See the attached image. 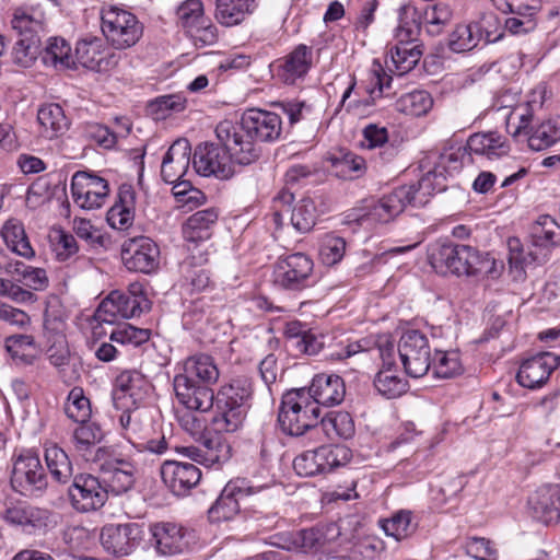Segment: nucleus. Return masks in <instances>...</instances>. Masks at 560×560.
I'll return each mask as SVG.
<instances>
[{
    "label": "nucleus",
    "instance_id": "obj_1",
    "mask_svg": "<svg viewBox=\"0 0 560 560\" xmlns=\"http://www.w3.org/2000/svg\"><path fill=\"white\" fill-rule=\"evenodd\" d=\"M173 385L178 401L187 409L205 412L214 407L211 422L215 431L233 433L243 425L253 396L248 377L233 378L215 396L210 385L190 381L187 376L176 375Z\"/></svg>",
    "mask_w": 560,
    "mask_h": 560
},
{
    "label": "nucleus",
    "instance_id": "obj_2",
    "mask_svg": "<svg viewBox=\"0 0 560 560\" xmlns=\"http://www.w3.org/2000/svg\"><path fill=\"white\" fill-rule=\"evenodd\" d=\"M236 130L233 121L223 120L215 128L218 143L205 142L197 145L192 163L198 174L229 179L234 174V164L246 166L260 158L261 148L253 141H243Z\"/></svg>",
    "mask_w": 560,
    "mask_h": 560
},
{
    "label": "nucleus",
    "instance_id": "obj_3",
    "mask_svg": "<svg viewBox=\"0 0 560 560\" xmlns=\"http://www.w3.org/2000/svg\"><path fill=\"white\" fill-rule=\"evenodd\" d=\"M442 174L436 171L427 173L418 186H400L377 200H364V205L352 209L347 215V223L364 225L370 223H388L398 217L407 206L423 207L429 196L444 190Z\"/></svg>",
    "mask_w": 560,
    "mask_h": 560
},
{
    "label": "nucleus",
    "instance_id": "obj_4",
    "mask_svg": "<svg viewBox=\"0 0 560 560\" xmlns=\"http://www.w3.org/2000/svg\"><path fill=\"white\" fill-rule=\"evenodd\" d=\"M269 487L255 486L245 478L231 479L222 489L220 495L208 511L212 522L232 520L242 510L248 511L268 504Z\"/></svg>",
    "mask_w": 560,
    "mask_h": 560
},
{
    "label": "nucleus",
    "instance_id": "obj_5",
    "mask_svg": "<svg viewBox=\"0 0 560 560\" xmlns=\"http://www.w3.org/2000/svg\"><path fill=\"white\" fill-rule=\"evenodd\" d=\"M320 409L310 400L306 387L288 390L281 400L278 422L281 430L291 436H301L310 432L318 435Z\"/></svg>",
    "mask_w": 560,
    "mask_h": 560
},
{
    "label": "nucleus",
    "instance_id": "obj_6",
    "mask_svg": "<svg viewBox=\"0 0 560 560\" xmlns=\"http://www.w3.org/2000/svg\"><path fill=\"white\" fill-rule=\"evenodd\" d=\"M429 262L442 275L477 276L489 261L474 247L463 244H434L429 252Z\"/></svg>",
    "mask_w": 560,
    "mask_h": 560
},
{
    "label": "nucleus",
    "instance_id": "obj_7",
    "mask_svg": "<svg viewBox=\"0 0 560 560\" xmlns=\"http://www.w3.org/2000/svg\"><path fill=\"white\" fill-rule=\"evenodd\" d=\"M101 20L105 38L116 49L129 48L142 36V24L133 13L127 10L117 7L103 9Z\"/></svg>",
    "mask_w": 560,
    "mask_h": 560
},
{
    "label": "nucleus",
    "instance_id": "obj_8",
    "mask_svg": "<svg viewBox=\"0 0 560 560\" xmlns=\"http://www.w3.org/2000/svg\"><path fill=\"white\" fill-rule=\"evenodd\" d=\"M275 284L288 291L299 292L315 284L314 262L304 253L278 258L273 269Z\"/></svg>",
    "mask_w": 560,
    "mask_h": 560
},
{
    "label": "nucleus",
    "instance_id": "obj_9",
    "mask_svg": "<svg viewBox=\"0 0 560 560\" xmlns=\"http://www.w3.org/2000/svg\"><path fill=\"white\" fill-rule=\"evenodd\" d=\"M397 351L406 374L413 378L424 376L432 364L431 348L424 334L419 330L405 331Z\"/></svg>",
    "mask_w": 560,
    "mask_h": 560
},
{
    "label": "nucleus",
    "instance_id": "obj_10",
    "mask_svg": "<svg viewBox=\"0 0 560 560\" xmlns=\"http://www.w3.org/2000/svg\"><path fill=\"white\" fill-rule=\"evenodd\" d=\"M11 486L14 491L30 497H39L48 486L39 456L32 452L21 454L13 464Z\"/></svg>",
    "mask_w": 560,
    "mask_h": 560
},
{
    "label": "nucleus",
    "instance_id": "obj_11",
    "mask_svg": "<svg viewBox=\"0 0 560 560\" xmlns=\"http://www.w3.org/2000/svg\"><path fill=\"white\" fill-rule=\"evenodd\" d=\"M236 125V132L242 137L243 141H253L256 147L257 142L276 141L282 130L281 118L278 114L250 108L243 113L240 124Z\"/></svg>",
    "mask_w": 560,
    "mask_h": 560
},
{
    "label": "nucleus",
    "instance_id": "obj_12",
    "mask_svg": "<svg viewBox=\"0 0 560 560\" xmlns=\"http://www.w3.org/2000/svg\"><path fill=\"white\" fill-rule=\"evenodd\" d=\"M124 436L139 450H147L154 454H163L167 450V442L162 434L152 438V423L143 410L135 408L126 410L119 417Z\"/></svg>",
    "mask_w": 560,
    "mask_h": 560
},
{
    "label": "nucleus",
    "instance_id": "obj_13",
    "mask_svg": "<svg viewBox=\"0 0 560 560\" xmlns=\"http://www.w3.org/2000/svg\"><path fill=\"white\" fill-rule=\"evenodd\" d=\"M109 192L108 183L103 177L83 171L74 173L71 179V195L74 203L85 210L101 208Z\"/></svg>",
    "mask_w": 560,
    "mask_h": 560
},
{
    "label": "nucleus",
    "instance_id": "obj_14",
    "mask_svg": "<svg viewBox=\"0 0 560 560\" xmlns=\"http://www.w3.org/2000/svg\"><path fill=\"white\" fill-rule=\"evenodd\" d=\"M71 505L79 512H90L101 509L107 501L106 490L98 478L89 474L73 477L68 489Z\"/></svg>",
    "mask_w": 560,
    "mask_h": 560
},
{
    "label": "nucleus",
    "instance_id": "obj_15",
    "mask_svg": "<svg viewBox=\"0 0 560 560\" xmlns=\"http://www.w3.org/2000/svg\"><path fill=\"white\" fill-rule=\"evenodd\" d=\"M159 246L149 237L128 240L121 250V259L128 270L151 273L159 267Z\"/></svg>",
    "mask_w": 560,
    "mask_h": 560
},
{
    "label": "nucleus",
    "instance_id": "obj_16",
    "mask_svg": "<svg viewBox=\"0 0 560 560\" xmlns=\"http://www.w3.org/2000/svg\"><path fill=\"white\" fill-rule=\"evenodd\" d=\"M141 538V529L138 524H108L101 530V544L110 555L122 557L129 555Z\"/></svg>",
    "mask_w": 560,
    "mask_h": 560
},
{
    "label": "nucleus",
    "instance_id": "obj_17",
    "mask_svg": "<svg viewBox=\"0 0 560 560\" xmlns=\"http://www.w3.org/2000/svg\"><path fill=\"white\" fill-rule=\"evenodd\" d=\"M161 477L164 485L177 497H184L201 479V470L191 463L166 460L162 464Z\"/></svg>",
    "mask_w": 560,
    "mask_h": 560
},
{
    "label": "nucleus",
    "instance_id": "obj_18",
    "mask_svg": "<svg viewBox=\"0 0 560 560\" xmlns=\"http://www.w3.org/2000/svg\"><path fill=\"white\" fill-rule=\"evenodd\" d=\"M530 119L532 115H522L520 124L511 135L514 138L525 135L533 151L546 150L560 140V117L545 120L535 128L529 127Z\"/></svg>",
    "mask_w": 560,
    "mask_h": 560
},
{
    "label": "nucleus",
    "instance_id": "obj_19",
    "mask_svg": "<svg viewBox=\"0 0 560 560\" xmlns=\"http://www.w3.org/2000/svg\"><path fill=\"white\" fill-rule=\"evenodd\" d=\"M559 365V355L539 352L522 362L516 380L521 386L534 389L542 386Z\"/></svg>",
    "mask_w": 560,
    "mask_h": 560
},
{
    "label": "nucleus",
    "instance_id": "obj_20",
    "mask_svg": "<svg viewBox=\"0 0 560 560\" xmlns=\"http://www.w3.org/2000/svg\"><path fill=\"white\" fill-rule=\"evenodd\" d=\"M152 542L160 555L174 556L186 551L191 534L180 525L160 522L150 526Z\"/></svg>",
    "mask_w": 560,
    "mask_h": 560
},
{
    "label": "nucleus",
    "instance_id": "obj_21",
    "mask_svg": "<svg viewBox=\"0 0 560 560\" xmlns=\"http://www.w3.org/2000/svg\"><path fill=\"white\" fill-rule=\"evenodd\" d=\"M140 313L139 296L116 290L101 302L94 316L100 322L113 324L118 317L130 318Z\"/></svg>",
    "mask_w": 560,
    "mask_h": 560
},
{
    "label": "nucleus",
    "instance_id": "obj_22",
    "mask_svg": "<svg viewBox=\"0 0 560 560\" xmlns=\"http://www.w3.org/2000/svg\"><path fill=\"white\" fill-rule=\"evenodd\" d=\"M63 320L61 317L54 315L50 310L45 311L44 329L47 335V357L51 365L60 372L70 364L71 352L66 336L62 334Z\"/></svg>",
    "mask_w": 560,
    "mask_h": 560
},
{
    "label": "nucleus",
    "instance_id": "obj_23",
    "mask_svg": "<svg viewBox=\"0 0 560 560\" xmlns=\"http://www.w3.org/2000/svg\"><path fill=\"white\" fill-rule=\"evenodd\" d=\"M75 60L86 69L107 72L118 65L119 56L103 49L101 38L83 39L77 44Z\"/></svg>",
    "mask_w": 560,
    "mask_h": 560
},
{
    "label": "nucleus",
    "instance_id": "obj_24",
    "mask_svg": "<svg viewBox=\"0 0 560 560\" xmlns=\"http://www.w3.org/2000/svg\"><path fill=\"white\" fill-rule=\"evenodd\" d=\"M310 400L316 406L332 407L343 401L346 395L345 382L339 375L317 374L308 388Z\"/></svg>",
    "mask_w": 560,
    "mask_h": 560
},
{
    "label": "nucleus",
    "instance_id": "obj_25",
    "mask_svg": "<svg viewBox=\"0 0 560 560\" xmlns=\"http://www.w3.org/2000/svg\"><path fill=\"white\" fill-rule=\"evenodd\" d=\"M534 517L546 525L560 521V486L546 485L528 499Z\"/></svg>",
    "mask_w": 560,
    "mask_h": 560
},
{
    "label": "nucleus",
    "instance_id": "obj_26",
    "mask_svg": "<svg viewBox=\"0 0 560 560\" xmlns=\"http://www.w3.org/2000/svg\"><path fill=\"white\" fill-rule=\"evenodd\" d=\"M191 147L187 139L173 142L161 165V177L165 183H174L185 176L189 168Z\"/></svg>",
    "mask_w": 560,
    "mask_h": 560
},
{
    "label": "nucleus",
    "instance_id": "obj_27",
    "mask_svg": "<svg viewBox=\"0 0 560 560\" xmlns=\"http://www.w3.org/2000/svg\"><path fill=\"white\" fill-rule=\"evenodd\" d=\"M313 63V49L304 44L298 45L278 66V75L287 84H294L304 78Z\"/></svg>",
    "mask_w": 560,
    "mask_h": 560
},
{
    "label": "nucleus",
    "instance_id": "obj_28",
    "mask_svg": "<svg viewBox=\"0 0 560 560\" xmlns=\"http://www.w3.org/2000/svg\"><path fill=\"white\" fill-rule=\"evenodd\" d=\"M218 220V212L215 209H205L191 214L183 225V235L189 245V250L194 253V249L199 243L208 241L212 235V228L215 225ZM192 259H196V255L192 254Z\"/></svg>",
    "mask_w": 560,
    "mask_h": 560
},
{
    "label": "nucleus",
    "instance_id": "obj_29",
    "mask_svg": "<svg viewBox=\"0 0 560 560\" xmlns=\"http://www.w3.org/2000/svg\"><path fill=\"white\" fill-rule=\"evenodd\" d=\"M4 349L13 364L19 368L31 366L38 359L39 349L32 335L14 334L5 337Z\"/></svg>",
    "mask_w": 560,
    "mask_h": 560
},
{
    "label": "nucleus",
    "instance_id": "obj_30",
    "mask_svg": "<svg viewBox=\"0 0 560 560\" xmlns=\"http://www.w3.org/2000/svg\"><path fill=\"white\" fill-rule=\"evenodd\" d=\"M423 55V46L418 39L397 40L389 48L390 60L398 75L411 71Z\"/></svg>",
    "mask_w": 560,
    "mask_h": 560
},
{
    "label": "nucleus",
    "instance_id": "obj_31",
    "mask_svg": "<svg viewBox=\"0 0 560 560\" xmlns=\"http://www.w3.org/2000/svg\"><path fill=\"white\" fill-rule=\"evenodd\" d=\"M136 192L131 186H121L117 202L107 212L108 224L118 230L128 229L135 217Z\"/></svg>",
    "mask_w": 560,
    "mask_h": 560
},
{
    "label": "nucleus",
    "instance_id": "obj_32",
    "mask_svg": "<svg viewBox=\"0 0 560 560\" xmlns=\"http://www.w3.org/2000/svg\"><path fill=\"white\" fill-rule=\"evenodd\" d=\"M467 151L477 155H486L489 160L500 158L508 153L509 145L498 132L475 133L470 136L464 145Z\"/></svg>",
    "mask_w": 560,
    "mask_h": 560
},
{
    "label": "nucleus",
    "instance_id": "obj_33",
    "mask_svg": "<svg viewBox=\"0 0 560 560\" xmlns=\"http://www.w3.org/2000/svg\"><path fill=\"white\" fill-rule=\"evenodd\" d=\"M219 369L209 354L199 353L189 357L184 363V373L177 376H187L207 385L214 384L219 378Z\"/></svg>",
    "mask_w": 560,
    "mask_h": 560
},
{
    "label": "nucleus",
    "instance_id": "obj_34",
    "mask_svg": "<svg viewBox=\"0 0 560 560\" xmlns=\"http://www.w3.org/2000/svg\"><path fill=\"white\" fill-rule=\"evenodd\" d=\"M354 432V421L347 411H330L319 420L318 434H325L328 440H348Z\"/></svg>",
    "mask_w": 560,
    "mask_h": 560
},
{
    "label": "nucleus",
    "instance_id": "obj_35",
    "mask_svg": "<svg viewBox=\"0 0 560 560\" xmlns=\"http://www.w3.org/2000/svg\"><path fill=\"white\" fill-rule=\"evenodd\" d=\"M1 236L8 248L13 253L24 258L34 257L35 252L25 233L24 225L18 219H10L3 224Z\"/></svg>",
    "mask_w": 560,
    "mask_h": 560
},
{
    "label": "nucleus",
    "instance_id": "obj_36",
    "mask_svg": "<svg viewBox=\"0 0 560 560\" xmlns=\"http://www.w3.org/2000/svg\"><path fill=\"white\" fill-rule=\"evenodd\" d=\"M334 174L342 179L354 180L361 178L366 172L365 160L353 153L342 152L330 158Z\"/></svg>",
    "mask_w": 560,
    "mask_h": 560
},
{
    "label": "nucleus",
    "instance_id": "obj_37",
    "mask_svg": "<svg viewBox=\"0 0 560 560\" xmlns=\"http://www.w3.org/2000/svg\"><path fill=\"white\" fill-rule=\"evenodd\" d=\"M124 470L121 469H110L103 471V486L106 490V497L108 498V493H113L115 495H119L121 493L130 490L136 481V467L132 463H125Z\"/></svg>",
    "mask_w": 560,
    "mask_h": 560
},
{
    "label": "nucleus",
    "instance_id": "obj_38",
    "mask_svg": "<svg viewBox=\"0 0 560 560\" xmlns=\"http://www.w3.org/2000/svg\"><path fill=\"white\" fill-rule=\"evenodd\" d=\"M45 460L51 477L59 483H67L72 475L73 467L68 454L58 445L45 450Z\"/></svg>",
    "mask_w": 560,
    "mask_h": 560
},
{
    "label": "nucleus",
    "instance_id": "obj_39",
    "mask_svg": "<svg viewBox=\"0 0 560 560\" xmlns=\"http://www.w3.org/2000/svg\"><path fill=\"white\" fill-rule=\"evenodd\" d=\"M534 247H548L560 244V225L550 215H540L530 231Z\"/></svg>",
    "mask_w": 560,
    "mask_h": 560
},
{
    "label": "nucleus",
    "instance_id": "obj_40",
    "mask_svg": "<svg viewBox=\"0 0 560 560\" xmlns=\"http://www.w3.org/2000/svg\"><path fill=\"white\" fill-rule=\"evenodd\" d=\"M433 105V98L427 91L416 90L402 94L395 103L396 110L410 116L425 115Z\"/></svg>",
    "mask_w": 560,
    "mask_h": 560
},
{
    "label": "nucleus",
    "instance_id": "obj_41",
    "mask_svg": "<svg viewBox=\"0 0 560 560\" xmlns=\"http://www.w3.org/2000/svg\"><path fill=\"white\" fill-rule=\"evenodd\" d=\"M509 246V265L510 269L515 273V278H522L525 273V268L537 262H540L537 252L525 250L518 238H510Z\"/></svg>",
    "mask_w": 560,
    "mask_h": 560
},
{
    "label": "nucleus",
    "instance_id": "obj_42",
    "mask_svg": "<svg viewBox=\"0 0 560 560\" xmlns=\"http://www.w3.org/2000/svg\"><path fill=\"white\" fill-rule=\"evenodd\" d=\"M427 32L431 36L440 35L453 20V10L445 2L428 4L423 12Z\"/></svg>",
    "mask_w": 560,
    "mask_h": 560
},
{
    "label": "nucleus",
    "instance_id": "obj_43",
    "mask_svg": "<svg viewBox=\"0 0 560 560\" xmlns=\"http://www.w3.org/2000/svg\"><path fill=\"white\" fill-rule=\"evenodd\" d=\"M7 272L19 276L16 281L32 290L42 291L48 287V277L46 270L43 268L32 267L24 262L16 261L13 265H9Z\"/></svg>",
    "mask_w": 560,
    "mask_h": 560
},
{
    "label": "nucleus",
    "instance_id": "obj_44",
    "mask_svg": "<svg viewBox=\"0 0 560 560\" xmlns=\"http://www.w3.org/2000/svg\"><path fill=\"white\" fill-rule=\"evenodd\" d=\"M421 32L420 14L411 4H402L398 10L396 40L418 39Z\"/></svg>",
    "mask_w": 560,
    "mask_h": 560
},
{
    "label": "nucleus",
    "instance_id": "obj_45",
    "mask_svg": "<svg viewBox=\"0 0 560 560\" xmlns=\"http://www.w3.org/2000/svg\"><path fill=\"white\" fill-rule=\"evenodd\" d=\"M254 0H217V20L226 26L242 22Z\"/></svg>",
    "mask_w": 560,
    "mask_h": 560
},
{
    "label": "nucleus",
    "instance_id": "obj_46",
    "mask_svg": "<svg viewBox=\"0 0 560 560\" xmlns=\"http://www.w3.org/2000/svg\"><path fill=\"white\" fill-rule=\"evenodd\" d=\"M37 120L44 128L47 138H54L68 126L63 109L58 104L42 106L37 113Z\"/></svg>",
    "mask_w": 560,
    "mask_h": 560
},
{
    "label": "nucleus",
    "instance_id": "obj_47",
    "mask_svg": "<svg viewBox=\"0 0 560 560\" xmlns=\"http://www.w3.org/2000/svg\"><path fill=\"white\" fill-rule=\"evenodd\" d=\"M116 387L133 401L141 400L149 388V381L137 370L122 371L116 377Z\"/></svg>",
    "mask_w": 560,
    "mask_h": 560
},
{
    "label": "nucleus",
    "instance_id": "obj_48",
    "mask_svg": "<svg viewBox=\"0 0 560 560\" xmlns=\"http://www.w3.org/2000/svg\"><path fill=\"white\" fill-rule=\"evenodd\" d=\"M218 433L219 431L202 441L205 447L203 465L208 467L222 465L232 456L231 445Z\"/></svg>",
    "mask_w": 560,
    "mask_h": 560
},
{
    "label": "nucleus",
    "instance_id": "obj_49",
    "mask_svg": "<svg viewBox=\"0 0 560 560\" xmlns=\"http://www.w3.org/2000/svg\"><path fill=\"white\" fill-rule=\"evenodd\" d=\"M67 417L77 423H86L92 415L91 402L81 387H73L65 405Z\"/></svg>",
    "mask_w": 560,
    "mask_h": 560
},
{
    "label": "nucleus",
    "instance_id": "obj_50",
    "mask_svg": "<svg viewBox=\"0 0 560 560\" xmlns=\"http://www.w3.org/2000/svg\"><path fill=\"white\" fill-rule=\"evenodd\" d=\"M376 390L387 399L401 396L408 389V382L397 376L393 370H380L374 377Z\"/></svg>",
    "mask_w": 560,
    "mask_h": 560
},
{
    "label": "nucleus",
    "instance_id": "obj_51",
    "mask_svg": "<svg viewBox=\"0 0 560 560\" xmlns=\"http://www.w3.org/2000/svg\"><path fill=\"white\" fill-rule=\"evenodd\" d=\"M480 27L475 23L457 25L448 38V47L454 52L469 51L479 44Z\"/></svg>",
    "mask_w": 560,
    "mask_h": 560
},
{
    "label": "nucleus",
    "instance_id": "obj_52",
    "mask_svg": "<svg viewBox=\"0 0 560 560\" xmlns=\"http://www.w3.org/2000/svg\"><path fill=\"white\" fill-rule=\"evenodd\" d=\"M381 526L387 536L398 541L410 536L417 528L412 523L411 512L405 510L395 513L390 518L382 520Z\"/></svg>",
    "mask_w": 560,
    "mask_h": 560
},
{
    "label": "nucleus",
    "instance_id": "obj_53",
    "mask_svg": "<svg viewBox=\"0 0 560 560\" xmlns=\"http://www.w3.org/2000/svg\"><path fill=\"white\" fill-rule=\"evenodd\" d=\"M43 60L45 63L51 62L54 66H61L66 69H71L75 66V60L71 56V47L63 39L54 37L48 40L45 47Z\"/></svg>",
    "mask_w": 560,
    "mask_h": 560
},
{
    "label": "nucleus",
    "instance_id": "obj_54",
    "mask_svg": "<svg viewBox=\"0 0 560 560\" xmlns=\"http://www.w3.org/2000/svg\"><path fill=\"white\" fill-rule=\"evenodd\" d=\"M150 337V329L138 328L128 323H124L113 329L109 335V340L121 346L139 347L148 342Z\"/></svg>",
    "mask_w": 560,
    "mask_h": 560
},
{
    "label": "nucleus",
    "instance_id": "obj_55",
    "mask_svg": "<svg viewBox=\"0 0 560 560\" xmlns=\"http://www.w3.org/2000/svg\"><path fill=\"white\" fill-rule=\"evenodd\" d=\"M316 219V206L311 198L301 199L292 210L291 223L301 233L310 232L314 228Z\"/></svg>",
    "mask_w": 560,
    "mask_h": 560
},
{
    "label": "nucleus",
    "instance_id": "obj_56",
    "mask_svg": "<svg viewBox=\"0 0 560 560\" xmlns=\"http://www.w3.org/2000/svg\"><path fill=\"white\" fill-rule=\"evenodd\" d=\"M431 366L434 376L440 378H451L463 371L457 351H436Z\"/></svg>",
    "mask_w": 560,
    "mask_h": 560
},
{
    "label": "nucleus",
    "instance_id": "obj_57",
    "mask_svg": "<svg viewBox=\"0 0 560 560\" xmlns=\"http://www.w3.org/2000/svg\"><path fill=\"white\" fill-rule=\"evenodd\" d=\"M491 2L500 12L524 19L536 16L541 9L540 0H491Z\"/></svg>",
    "mask_w": 560,
    "mask_h": 560
},
{
    "label": "nucleus",
    "instance_id": "obj_58",
    "mask_svg": "<svg viewBox=\"0 0 560 560\" xmlns=\"http://www.w3.org/2000/svg\"><path fill=\"white\" fill-rule=\"evenodd\" d=\"M383 549V541L374 537H365L354 542L345 555L340 556V560H374Z\"/></svg>",
    "mask_w": 560,
    "mask_h": 560
},
{
    "label": "nucleus",
    "instance_id": "obj_59",
    "mask_svg": "<svg viewBox=\"0 0 560 560\" xmlns=\"http://www.w3.org/2000/svg\"><path fill=\"white\" fill-rule=\"evenodd\" d=\"M186 100L177 94L164 95L151 101L148 105L150 115L155 120L165 119L172 113L184 110Z\"/></svg>",
    "mask_w": 560,
    "mask_h": 560
},
{
    "label": "nucleus",
    "instance_id": "obj_60",
    "mask_svg": "<svg viewBox=\"0 0 560 560\" xmlns=\"http://www.w3.org/2000/svg\"><path fill=\"white\" fill-rule=\"evenodd\" d=\"M12 27L22 39L39 38V32L43 31V23L23 9H16L11 21Z\"/></svg>",
    "mask_w": 560,
    "mask_h": 560
},
{
    "label": "nucleus",
    "instance_id": "obj_61",
    "mask_svg": "<svg viewBox=\"0 0 560 560\" xmlns=\"http://www.w3.org/2000/svg\"><path fill=\"white\" fill-rule=\"evenodd\" d=\"M293 468L299 476L313 477L319 474H326L322 455L318 447L312 451H306L293 460Z\"/></svg>",
    "mask_w": 560,
    "mask_h": 560
},
{
    "label": "nucleus",
    "instance_id": "obj_62",
    "mask_svg": "<svg viewBox=\"0 0 560 560\" xmlns=\"http://www.w3.org/2000/svg\"><path fill=\"white\" fill-rule=\"evenodd\" d=\"M80 425L73 432V441L77 451L86 452L103 440L101 427L93 422L79 423Z\"/></svg>",
    "mask_w": 560,
    "mask_h": 560
},
{
    "label": "nucleus",
    "instance_id": "obj_63",
    "mask_svg": "<svg viewBox=\"0 0 560 560\" xmlns=\"http://www.w3.org/2000/svg\"><path fill=\"white\" fill-rule=\"evenodd\" d=\"M40 39L32 37L30 39L20 38L13 47V62L23 68L31 67L40 51Z\"/></svg>",
    "mask_w": 560,
    "mask_h": 560
},
{
    "label": "nucleus",
    "instance_id": "obj_64",
    "mask_svg": "<svg viewBox=\"0 0 560 560\" xmlns=\"http://www.w3.org/2000/svg\"><path fill=\"white\" fill-rule=\"evenodd\" d=\"M325 472L346 465L351 458V452L345 445H322L318 447Z\"/></svg>",
    "mask_w": 560,
    "mask_h": 560
}]
</instances>
